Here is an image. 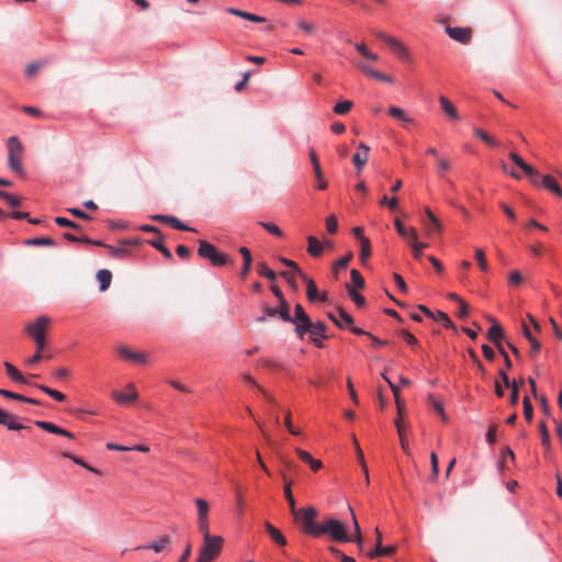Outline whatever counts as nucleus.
Returning a JSON list of instances; mask_svg holds the SVG:
<instances>
[{
	"instance_id": "obj_53",
	"label": "nucleus",
	"mask_w": 562,
	"mask_h": 562,
	"mask_svg": "<svg viewBox=\"0 0 562 562\" xmlns=\"http://www.w3.org/2000/svg\"><path fill=\"white\" fill-rule=\"evenodd\" d=\"M349 510L351 513V516H352V521H353V528H355V541L358 543V544H361L362 543V535H361V530H360V527H359V524L357 521V518H356V515L352 510V508L349 506Z\"/></svg>"
},
{
	"instance_id": "obj_15",
	"label": "nucleus",
	"mask_w": 562,
	"mask_h": 562,
	"mask_svg": "<svg viewBox=\"0 0 562 562\" xmlns=\"http://www.w3.org/2000/svg\"><path fill=\"white\" fill-rule=\"evenodd\" d=\"M359 149L361 151L359 153H356L352 157V161L355 164V166L357 167L358 170H361L363 168V166L367 164L368 161V158H369V151H370V147L367 146L364 143H360L358 145Z\"/></svg>"
},
{
	"instance_id": "obj_4",
	"label": "nucleus",
	"mask_w": 562,
	"mask_h": 562,
	"mask_svg": "<svg viewBox=\"0 0 562 562\" xmlns=\"http://www.w3.org/2000/svg\"><path fill=\"white\" fill-rule=\"evenodd\" d=\"M198 254L202 258L209 259L214 266H224L227 263H233V261L226 254L221 252L214 245L205 240L199 241Z\"/></svg>"
},
{
	"instance_id": "obj_14",
	"label": "nucleus",
	"mask_w": 562,
	"mask_h": 562,
	"mask_svg": "<svg viewBox=\"0 0 562 562\" xmlns=\"http://www.w3.org/2000/svg\"><path fill=\"white\" fill-rule=\"evenodd\" d=\"M35 425L45 431L60 435V436L67 437L69 439H72L75 437L72 432L67 431L49 422L36 420Z\"/></svg>"
},
{
	"instance_id": "obj_47",
	"label": "nucleus",
	"mask_w": 562,
	"mask_h": 562,
	"mask_svg": "<svg viewBox=\"0 0 562 562\" xmlns=\"http://www.w3.org/2000/svg\"><path fill=\"white\" fill-rule=\"evenodd\" d=\"M475 259L477 261V265L481 269V271L486 272L488 270L487 260L485 258V254L483 249L476 248L475 249Z\"/></svg>"
},
{
	"instance_id": "obj_52",
	"label": "nucleus",
	"mask_w": 562,
	"mask_h": 562,
	"mask_svg": "<svg viewBox=\"0 0 562 562\" xmlns=\"http://www.w3.org/2000/svg\"><path fill=\"white\" fill-rule=\"evenodd\" d=\"M348 294L350 295L351 300L355 302V304L359 307L366 305L364 297L359 294L353 288L348 286Z\"/></svg>"
},
{
	"instance_id": "obj_7",
	"label": "nucleus",
	"mask_w": 562,
	"mask_h": 562,
	"mask_svg": "<svg viewBox=\"0 0 562 562\" xmlns=\"http://www.w3.org/2000/svg\"><path fill=\"white\" fill-rule=\"evenodd\" d=\"M426 218H424L422 222L425 226V233L427 236H434L441 234L442 232V225L440 221L437 218V216L432 213V211L429 207L425 209Z\"/></svg>"
},
{
	"instance_id": "obj_41",
	"label": "nucleus",
	"mask_w": 562,
	"mask_h": 562,
	"mask_svg": "<svg viewBox=\"0 0 562 562\" xmlns=\"http://www.w3.org/2000/svg\"><path fill=\"white\" fill-rule=\"evenodd\" d=\"M55 223L61 227H69L77 232L81 231V226L79 224H77L66 217L57 216V217H55Z\"/></svg>"
},
{
	"instance_id": "obj_2",
	"label": "nucleus",
	"mask_w": 562,
	"mask_h": 562,
	"mask_svg": "<svg viewBox=\"0 0 562 562\" xmlns=\"http://www.w3.org/2000/svg\"><path fill=\"white\" fill-rule=\"evenodd\" d=\"M7 147L9 168L19 176H24V170L22 167L24 147L22 143L16 136H11L8 138Z\"/></svg>"
},
{
	"instance_id": "obj_37",
	"label": "nucleus",
	"mask_w": 562,
	"mask_h": 562,
	"mask_svg": "<svg viewBox=\"0 0 562 562\" xmlns=\"http://www.w3.org/2000/svg\"><path fill=\"white\" fill-rule=\"evenodd\" d=\"M292 319H295V321H292L291 323L303 322L305 324L307 323V321H311L310 316L305 313V311L301 304L295 305L294 316L292 317Z\"/></svg>"
},
{
	"instance_id": "obj_21",
	"label": "nucleus",
	"mask_w": 562,
	"mask_h": 562,
	"mask_svg": "<svg viewBox=\"0 0 562 562\" xmlns=\"http://www.w3.org/2000/svg\"><path fill=\"white\" fill-rule=\"evenodd\" d=\"M307 243H308V247H307V252L317 258V257H321L322 254H323V244L322 241H319L315 236H307Z\"/></svg>"
},
{
	"instance_id": "obj_40",
	"label": "nucleus",
	"mask_w": 562,
	"mask_h": 562,
	"mask_svg": "<svg viewBox=\"0 0 562 562\" xmlns=\"http://www.w3.org/2000/svg\"><path fill=\"white\" fill-rule=\"evenodd\" d=\"M294 324H295V333H296L297 337L302 339L306 333L311 331L313 322L307 321L306 324L303 322H296Z\"/></svg>"
},
{
	"instance_id": "obj_26",
	"label": "nucleus",
	"mask_w": 562,
	"mask_h": 562,
	"mask_svg": "<svg viewBox=\"0 0 562 562\" xmlns=\"http://www.w3.org/2000/svg\"><path fill=\"white\" fill-rule=\"evenodd\" d=\"M239 252L244 259L240 276H241V278H246L251 268L252 257H251L250 250L247 247H240Z\"/></svg>"
},
{
	"instance_id": "obj_49",
	"label": "nucleus",
	"mask_w": 562,
	"mask_h": 562,
	"mask_svg": "<svg viewBox=\"0 0 562 562\" xmlns=\"http://www.w3.org/2000/svg\"><path fill=\"white\" fill-rule=\"evenodd\" d=\"M268 233L277 236V237H282L283 236V233L282 231L273 223H270V222H260L259 223Z\"/></svg>"
},
{
	"instance_id": "obj_61",
	"label": "nucleus",
	"mask_w": 562,
	"mask_h": 562,
	"mask_svg": "<svg viewBox=\"0 0 562 562\" xmlns=\"http://www.w3.org/2000/svg\"><path fill=\"white\" fill-rule=\"evenodd\" d=\"M297 27L300 30H302L306 34H311V33H313L315 31V24L311 23V22H307L305 20H300L297 22Z\"/></svg>"
},
{
	"instance_id": "obj_38",
	"label": "nucleus",
	"mask_w": 562,
	"mask_h": 562,
	"mask_svg": "<svg viewBox=\"0 0 562 562\" xmlns=\"http://www.w3.org/2000/svg\"><path fill=\"white\" fill-rule=\"evenodd\" d=\"M44 357V349H38V347H36L35 353L32 357L24 360V366L27 368H32L36 363H38Z\"/></svg>"
},
{
	"instance_id": "obj_62",
	"label": "nucleus",
	"mask_w": 562,
	"mask_h": 562,
	"mask_svg": "<svg viewBox=\"0 0 562 562\" xmlns=\"http://www.w3.org/2000/svg\"><path fill=\"white\" fill-rule=\"evenodd\" d=\"M509 387L512 389L510 400H509L510 405L516 406L518 404V400H519L518 385L516 384V382H513V384Z\"/></svg>"
},
{
	"instance_id": "obj_63",
	"label": "nucleus",
	"mask_w": 562,
	"mask_h": 562,
	"mask_svg": "<svg viewBox=\"0 0 562 562\" xmlns=\"http://www.w3.org/2000/svg\"><path fill=\"white\" fill-rule=\"evenodd\" d=\"M67 212L72 214L75 217H78V218H81L85 221L91 220V216L89 214L85 213L83 211H81L80 209H77V207L67 209Z\"/></svg>"
},
{
	"instance_id": "obj_13",
	"label": "nucleus",
	"mask_w": 562,
	"mask_h": 562,
	"mask_svg": "<svg viewBox=\"0 0 562 562\" xmlns=\"http://www.w3.org/2000/svg\"><path fill=\"white\" fill-rule=\"evenodd\" d=\"M328 317L339 327L345 328L353 324V318L345 310L339 308L337 315L328 313Z\"/></svg>"
},
{
	"instance_id": "obj_25",
	"label": "nucleus",
	"mask_w": 562,
	"mask_h": 562,
	"mask_svg": "<svg viewBox=\"0 0 562 562\" xmlns=\"http://www.w3.org/2000/svg\"><path fill=\"white\" fill-rule=\"evenodd\" d=\"M490 321L492 326L488 329L487 337L494 344H498V341H501L504 336L503 328L495 319L491 318Z\"/></svg>"
},
{
	"instance_id": "obj_31",
	"label": "nucleus",
	"mask_w": 562,
	"mask_h": 562,
	"mask_svg": "<svg viewBox=\"0 0 562 562\" xmlns=\"http://www.w3.org/2000/svg\"><path fill=\"white\" fill-rule=\"evenodd\" d=\"M279 307H278V316L283 321V322H292V316L290 315V305L289 303L286 302V300H281L279 302Z\"/></svg>"
},
{
	"instance_id": "obj_10",
	"label": "nucleus",
	"mask_w": 562,
	"mask_h": 562,
	"mask_svg": "<svg viewBox=\"0 0 562 562\" xmlns=\"http://www.w3.org/2000/svg\"><path fill=\"white\" fill-rule=\"evenodd\" d=\"M446 33L454 41L461 44H469L472 40V30L470 27L447 26Z\"/></svg>"
},
{
	"instance_id": "obj_32",
	"label": "nucleus",
	"mask_w": 562,
	"mask_h": 562,
	"mask_svg": "<svg viewBox=\"0 0 562 562\" xmlns=\"http://www.w3.org/2000/svg\"><path fill=\"white\" fill-rule=\"evenodd\" d=\"M351 259H352V254L349 252L333 263L331 270L336 278H337L338 271L340 269H345L349 265Z\"/></svg>"
},
{
	"instance_id": "obj_28",
	"label": "nucleus",
	"mask_w": 562,
	"mask_h": 562,
	"mask_svg": "<svg viewBox=\"0 0 562 562\" xmlns=\"http://www.w3.org/2000/svg\"><path fill=\"white\" fill-rule=\"evenodd\" d=\"M162 241H164V236L159 235L155 239L149 240L148 243H149L150 246H153L158 251H160L164 255L165 258L171 259L172 258V254L170 252V250L167 247H165Z\"/></svg>"
},
{
	"instance_id": "obj_33",
	"label": "nucleus",
	"mask_w": 562,
	"mask_h": 562,
	"mask_svg": "<svg viewBox=\"0 0 562 562\" xmlns=\"http://www.w3.org/2000/svg\"><path fill=\"white\" fill-rule=\"evenodd\" d=\"M389 114H390L392 117H394V119H396V120H400V121H402V122H404V123H412V122H413V120L406 115V113L404 112V110H403V109H401V108H398V106H394V105H393V106H391V108L389 109Z\"/></svg>"
},
{
	"instance_id": "obj_1",
	"label": "nucleus",
	"mask_w": 562,
	"mask_h": 562,
	"mask_svg": "<svg viewBox=\"0 0 562 562\" xmlns=\"http://www.w3.org/2000/svg\"><path fill=\"white\" fill-rule=\"evenodd\" d=\"M50 325L52 319L47 315H40L34 321L25 325L24 331L34 340L35 347H38V349H45L47 333Z\"/></svg>"
},
{
	"instance_id": "obj_45",
	"label": "nucleus",
	"mask_w": 562,
	"mask_h": 562,
	"mask_svg": "<svg viewBox=\"0 0 562 562\" xmlns=\"http://www.w3.org/2000/svg\"><path fill=\"white\" fill-rule=\"evenodd\" d=\"M352 108V102L349 101V100H345V101H341V102H338L335 106H334V112L338 115H344V114H347Z\"/></svg>"
},
{
	"instance_id": "obj_12",
	"label": "nucleus",
	"mask_w": 562,
	"mask_h": 562,
	"mask_svg": "<svg viewBox=\"0 0 562 562\" xmlns=\"http://www.w3.org/2000/svg\"><path fill=\"white\" fill-rule=\"evenodd\" d=\"M325 331H326V326L324 323H322V322L313 323L312 329L310 331V339L318 348L324 347L323 342L318 338L319 337L324 338V339L328 338Z\"/></svg>"
},
{
	"instance_id": "obj_16",
	"label": "nucleus",
	"mask_w": 562,
	"mask_h": 562,
	"mask_svg": "<svg viewBox=\"0 0 562 562\" xmlns=\"http://www.w3.org/2000/svg\"><path fill=\"white\" fill-rule=\"evenodd\" d=\"M0 425H4L10 430L25 429L26 427L16 423L15 417L0 408Z\"/></svg>"
},
{
	"instance_id": "obj_34",
	"label": "nucleus",
	"mask_w": 562,
	"mask_h": 562,
	"mask_svg": "<svg viewBox=\"0 0 562 562\" xmlns=\"http://www.w3.org/2000/svg\"><path fill=\"white\" fill-rule=\"evenodd\" d=\"M257 271L260 276L267 278L270 281H274L277 279L276 272L271 270L266 262H259L257 265Z\"/></svg>"
},
{
	"instance_id": "obj_58",
	"label": "nucleus",
	"mask_w": 562,
	"mask_h": 562,
	"mask_svg": "<svg viewBox=\"0 0 562 562\" xmlns=\"http://www.w3.org/2000/svg\"><path fill=\"white\" fill-rule=\"evenodd\" d=\"M396 429H397V432L400 436L402 449L404 450L405 453H408V442H407V438L404 435V429H403L402 425L396 423Z\"/></svg>"
},
{
	"instance_id": "obj_64",
	"label": "nucleus",
	"mask_w": 562,
	"mask_h": 562,
	"mask_svg": "<svg viewBox=\"0 0 562 562\" xmlns=\"http://www.w3.org/2000/svg\"><path fill=\"white\" fill-rule=\"evenodd\" d=\"M106 248L110 250L113 258H124L127 256V250L124 248H115L113 246H106Z\"/></svg>"
},
{
	"instance_id": "obj_11",
	"label": "nucleus",
	"mask_w": 562,
	"mask_h": 562,
	"mask_svg": "<svg viewBox=\"0 0 562 562\" xmlns=\"http://www.w3.org/2000/svg\"><path fill=\"white\" fill-rule=\"evenodd\" d=\"M418 310L423 312L426 316L432 318L435 322L441 323L446 328H454L452 321L449 318L448 314L437 311L432 312L425 305H418Z\"/></svg>"
},
{
	"instance_id": "obj_23",
	"label": "nucleus",
	"mask_w": 562,
	"mask_h": 562,
	"mask_svg": "<svg viewBox=\"0 0 562 562\" xmlns=\"http://www.w3.org/2000/svg\"><path fill=\"white\" fill-rule=\"evenodd\" d=\"M301 278L306 283V295L311 302H315L318 299V290L316 283L310 279L305 273H301Z\"/></svg>"
},
{
	"instance_id": "obj_18",
	"label": "nucleus",
	"mask_w": 562,
	"mask_h": 562,
	"mask_svg": "<svg viewBox=\"0 0 562 562\" xmlns=\"http://www.w3.org/2000/svg\"><path fill=\"white\" fill-rule=\"evenodd\" d=\"M283 481H284V496L289 503L290 512L294 518H297L299 510L296 509L295 499H294V497L292 495V491H291L292 482L288 481L285 475H283Z\"/></svg>"
},
{
	"instance_id": "obj_50",
	"label": "nucleus",
	"mask_w": 562,
	"mask_h": 562,
	"mask_svg": "<svg viewBox=\"0 0 562 562\" xmlns=\"http://www.w3.org/2000/svg\"><path fill=\"white\" fill-rule=\"evenodd\" d=\"M411 247L413 250L414 258L420 259V257L423 255V250L428 247V244L420 243V241H414V243H411Z\"/></svg>"
},
{
	"instance_id": "obj_9",
	"label": "nucleus",
	"mask_w": 562,
	"mask_h": 562,
	"mask_svg": "<svg viewBox=\"0 0 562 562\" xmlns=\"http://www.w3.org/2000/svg\"><path fill=\"white\" fill-rule=\"evenodd\" d=\"M171 544V537L169 535H161L150 543L138 546L135 550H154L156 553H160L167 550Z\"/></svg>"
},
{
	"instance_id": "obj_55",
	"label": "nucleus",
	"mask_w": 562,
	"mask_h": 562,
	"mask_svg": "<svg viewBox=\"0 0 562 562\" xmlns=\"http://www.w3.org/2000/svg\"><path fill=\"white\" fill-rule=\"evenodd\" d=\"M27 244L37 246H55V241L49 237H37L30 239Z\"/></svg>"
},
{
	"instance_id": "obj_5",
	"label": "nucleus",
	"mask_w": 562,
	"mask_h": 562,
	"mask_svg": "<svg viewBox=\"0 0 562 562\" xmlns=\"http://www.w3.org/2000/svg\"><path fill=\"white\" fill-rule=\"evenodd\" d=\"M299 510V517L295 518L302 524V531L311 537H319L321 525L315 522L317 510L314 507H306Z\"/></svg>"
},
{
	"instance_id": "obj_43",
	"label": "nucleus",
	"mask_w": 562,
	"mask_h": 562,
	"mask_svg": "<svg viewBox=\"0 0 562 562\" xmlns=\"http://www.w3.org/2000/svg\"><path fill=\"white\" fill-rule=\"evenodd\" d=\"M198 528L199 531L202 533L203 539L213 537V535L210 533V521L209 518H198Z\"/></svg>"
},
{
	"instance_id": "obj_30",
	"label": "nucleus",
	"mask_w": 562,
	"mask_h": 562,
	"mask_svg": "<svg viewBox=\"0 0 562 562\" xmlns=\"http://www.w3.org/2000/svg\"><path fill=\"white\" fill-rule=\"evenodd\" d=\"M428 404L441 417V419L443 422L448 420V417L445 413L442 403L437 397H435L432 394L428 395Z\"/></svg>"
},
{
	"instance_id": "obj_44",
	"label": "nucleus",
	"mask_w": 562,
	"mask_h": 562,
	"mask_svg": "<svg viewBox=\"0 0 562 562\" xmlns=\"http://www.w3.org/2000/svg\"><path fill=\"white\" fill-rule=\"evenodd\" d=\"M390 389L393 392L395 404L397 407V414H398V417L401 418L403 415V403H402L401 396H400V389L394 383H390Z\"/></svg>"
},
{
	"instance_id": "obj_24",
	"label": "nucleus",
	"mask_w": 562,
	"mask_h": 562,
	"mask_svg": "<svg viewBox=\"0 0 562 562\" xmlns=\"http://www.w3.org/2000/svg\"><path fill=\"white\" fill-rule=\"evenodd\" d=\"M119 353L130 360H133L135 362H146V356L142 352L132 351L128 348L121 346L117 348Z\"/></svg>"
},
{
	"instance_id": "obj_48",
	"label": "nucleus",
	"mask_w": 562,
	"mask_h": 562,
	"mask_svg": "<svg viewBox=\"0 0 562 562\" xmlns=\"http://www.w3.org/2000/svg\"><path fill=\"white\" fill-rule=\"evenodd\" d=\"M350 277H351V282L353 283L355 288H357V289L364 288V279L357 269H352L350 271Z\"/></svg>"
},
{
	"instance_id": "obj_57",
	"label": "nucleus",
	"mask_w": 562,
	"mask_h": 562,
	"mask_svg": "<svg viewBox=\"0 0 562 562\" xmlns=\"http://www.w3.org/2000/svg\"><path fill=\"white\" fill-rule=\"evenodd\" d=\"M169 225L172 226L176 229H179V231H190V232H194L195 231V229L187 226L186 224H183L181 221H179L175 216H171V220H169Z\"/></svg>"
},
{
	"instance_id": "obj_27",
	"label": "nucleus",
	"mask_w": 562,
	"mask_h": 562,
	"mask_svg": "<svg viewBox=\"0 0 562 562\" xmlns=\"http://www.w3.org/2000/svg\"><path fill=\"white\" fill-rule=\"evenodd\" d=\"M97 279L100 283V291L103 292L109 289L112 281V273L106 269L99 270L97 272Z\"/></svg>"
},
{
	"instance_id": "obj_56",
	"label": "nucleus",
	"mask_w": 562,
	"mask_h": 562,
	"mask_svg": "<svg viewBox=\"0 0 562 562\" xmlns=\"http://www.w3.org/2000/svg\"><path fill=\"white\" fill-rule=\"evenodd\" d=\"M244 380H245V382L256 386L259 390V392L262 393V395L266 397L267 401H269L271 403L274 402L273 398L261 386H259L250 375L245 374Z\"/></svg>"
},
{
	"instance_id": "obj_6",
	"label": "nucleus",
	"mask_w": 562,
	"mask_h": 562,
	"mask_svg": "<svg viewBox=\"0 0 562 562\" xmlns=\"http://www.w3.org/2000/svg\"><path fill=\"white\" fill-rule=\"evenodd\" d=\"M324 533H329L336 541L350 542L353 540L347 535L345 525L335 518H328L323 525H321L319 536Z\"/></svg>"
},
{
	"instance_id": "obj_29",
	"label": "nucleus",
	"mask_w": 562,
	"mask_h": 562,
	"mask_svg": "<svg viewBox=\"0 0 562 562\" xmlns=\"http://www.w3.org/2000/svg\"><path fill=\"white\" fill-rule=\"evenodd\" d=\"M386 44L397 55L403 56V57L407 56L406 47L397 38H395L393 36L392 37H386Z\"/></svg>"
},
{
	"instance_id": "obj_46",
	"label": "nucleus",
	"mask_w": 562,
	"mask_h": 562,
	"mask_svg": "<svg viewBox=\"0 0 562 562\" xmlns=\"http://www.w3.org/2000/svg\"><path fill=\"white\" fill-rule=\"evenodd\" d=\"M474 134L479 138H481L484 143H486L487 145H490L492 147H496L498 145V143L482 128H475Z\"/></svg>"
},
{
	"instance_id": "obj_19",
	"label": "nucleus",
	"mask_w": 562,
	"mask_h": 562,
	"mask_svg": "<svg viewBox=\"0 0 562 562\" xmlns=\"http://www.w3.org/2000/svg\"><path fill=\"white\" fill-rule=\"evenodd\" d=\"M439 103L446 115L454 121L460 119L459 113L452 102L443 95L439 97Z\"/></svg>"
},
{
	"instance_id": "obj_8",
	"label": "nucleus",
	"mask_w": 562,
	"mask_h": 562,
	"mask_svg": "<svg viewBox=\"0 0 562 562\" xmlns=\"http://www.w3.org/2000/svg\"><path fill=\"white\" fill-rule=\"evenodd\" d=\"M509 158L530 178L532 184L538 186L539 172L533 167L526 164L515 151L509 153Z\"/></svg>"
},
{
	"instance_id": "obj_36",
	"label": "nucleus",
	"mask_w": 562,
	"mask_h": 562,
	"mask_svg": "<svg viewBox=\"0 0 562 562\" xmlns=\"http://www.w3.org/2000/svg\"><path fill=\"white\" fill-rule=\"evenodd\" d=\"M361 251H360V260L362 263H366L369 257L371 256V243L369 238H363L360 243Z\"/></svg>"
},
{
	"instance_id": "obj_60",
	"label": "nucleus",
	"mask_w": 562,
	"mask_h": 562,
	"mask_svg": "<svg viewBox=\"0 0 562 562\" xmlns=\"http://www.w3.org/2000/svg\"><path fill=\"white\" fill-rule=\"evenodd\" d=\"M522 404H524V415H525L526 419L528 422H530L532 419V413H533V408L530 403V400L526 396L522 401Z\"/></svg>"
},
{
	"instance_id": "obj_51",
	"label": "nucleus",
	"mask_w": 562,
	"mask_h": 562,
	"mask_svg": "<svg viewBox=\"0 0 562 562\" xmlns=\"http://www.w3.org/2000/svg\"><path fill=\"white\" fill-rule=\"evenodd\" d=\"M326 229L329 234L334 235L337 233L338 229V220L337 217L331 214L326 218Z\"/></svg>"
},
{
	"instance_id": "obj_59",
	"label": "nucleus",
	"mask_w": 562,
	"mask_h": 562,
	"mask_svg": "<svg viewBox=\"0 0 562 562\" xmlns=\"http://www.w3.org/2000/svg\"><path fill=\"white\" fill-rule=\"evenodd\" d=\"M540 432H541V443L542 446H544L546 448H550V436H549V432H548V429H547V426L544 423H541L540 424Z\"/></svg>"
},
{
	"instance_id": "obj_54",
	"label": "nucleus",
	"mask_w": 562,
	"mask_h": 562,
	"mask_svg": "<svg viewBox=\"0 0 562 562\" xmlns=\"http://www.w3.org/2000/svg\"><path fill=\"white\" fill-rule=\"evenodd\" d=\"M313 169H314L315 177L317 179V189L325 190L327 188V182L323 178V171H322L321 166H316V168H313Z\"/></svg>"
},
{
	"instance_id": "obj_17",
	"label": "nucleus",
	"mask_w": 562,
	"mask_h": 562,
	"mask_svg": "<svg viewBox=\"0 0 562 562\" xmlns=\"http://www.w3.org/2000/svg\"><path fill=\"white\" fill-rule=\"evenodd\" d=\"M128 390H131L130 393H123V392H120V391H114L112 393V396L113 398L119 403V404H128V403H132L134 401H136L137 398V392L134 390V385L133 384H130L128 385Z\"/></svg>"
},
{
	"instance_id": "obj_20",
	"label": "nucleus",
	"mask_w": 562,
	"mask_h": 562,
	"mask_svg": "<svg viewBox=\"0 0 562 562\" xmlns=\"http://www.w3.org/2000/svg\"><path fill=\"white\" fill-rule=\"evenodd\" d=\"M4 369L9 378L20 384H29V381L23 376V374L10 362L3 363Z\"/></svg>"
},
{
	"instance_id": "obj_3",
	"label": "nucleus",
	"mask_w": 562,
	"mask_h": 562,
	"mask_svg": "<svg viewBox=\"0 0 562 562\" xmlns=\"http://www.w3.org/2000/svg\"><path fill=\"white\" fill-rule=\"evenodd\" d=\"M223 544L224 539L221 536L203 539V544L200 548L199 557L195 562H213L220 555Z\"/></svg>"
},
{
	"instance_id": "obj_42",
	"label": "nucleus",
	"mask_w": 562,
	"mask_h": 562,
	"mask_svg": "<svg viewBox=\"0 0 562 562\" xmlns=\"http://www.w3.org/2000/svg\"><path fill=\"white\" fill-rule=\"evenodd\" d=\"M37 387L57 402L65 401V395L57 390L50 389L46 385H37Z\"/></svg>"
},
{
	"instance_id": "obj_22",
	"label": "nucleus",
	"mask_w": 562,
	"mask_h": 562,
	"mask_svg": "<svg viewBox=\"0 0 562 562\" xmlns=\"http://www.w3.org/2000/svg\"><path fill=\"white\" fill-rule=\"evenodd\" d=\"M265 528L267 532L269 533L270 538L279 546H285L286 539L285 537L280 532L279 529H277L270 522H265Z\"/></svg>"
},
{
	"instance_id": "obj_35",
	"label": "nucleus",
	"mask_w": 562,
	"mask_h": 562,
	"mask_svg": "<svg viewBox=\"0 0 562 562\" xmlns=\"http://www.w3.org/2000/svg\"><path fill=\"white\" fill-rule=\"evenodd\" d=\"M195 505L198 508V518H202V519L209 518V509H210L209 503L203 498H196Z\"/></svg>"
},
{
	"instance_id": "obj_39",
	"label": "nucleus",
	"mask_w": 562,
	"mask_h": 562,
	"mask_svg": "<svg viewBox=\"0 0 562 562\" xmlns=\"http://www.w3.org/2000/svg\"><path fill=\"white\" fill-rule=\"evenodd\" d=\"M61 457L64 458H67V459H70L72 460L76 464L93 472V473H99V471L97 469H94L93 467L89 465L88 463H86L83 460H81L80 458L69 453V452H63L61 453Z\"/></svg>"
}]
</instances>
